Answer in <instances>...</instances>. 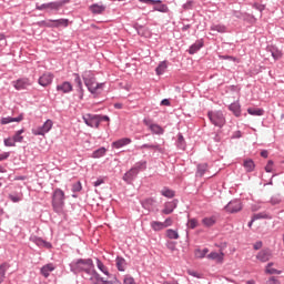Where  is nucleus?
<instances>
[{
    "instance_id": "9b49d317",
    "label": "nucleus",
    "mask_w": 284,
    "mask_h": 284,
    "mask_svg": "<svg viewBox=\"0 0 284 284\" xmlns=\"http://www.w3.org/2000/svg\"><path fill=\"white\" fill-rule=\"evenodd\" d=\"M30 79L28 78H22L13 82V87L16 88V90H27L28 88H30Z\"/></svg>"
},
{
    "instance_id": "9d476101",
    "label": "nucleus",
    "mask_w": 284,
    "mask_h": 284,
    "mask_svg": "<svg viewBox=\"0 0 284 284\" xmlns=\"http://www.w3.org/2000/svg\"><path fill=\"white\" fill-rule=\"evenodd\" d=\"M257 261H261V263H267L270 258H272V250L264 248L260 251L256 255Z\"/></svg>"
},
{
    "instance_id": "bb28decb",
    "label": "nucleus",
    "mask_w": 284,
    "mask_h": 284,
    "mask_svg": "<svg viewBox=\"0 0 284 284\" xmlns=\"http://www.w3.org/2000/svg\"><path fill=\"white\" fill-rule=\"evenodd\" d=\"M154 203H156V201L152 197H148L143 201H141V205L144 210H152V207H154Z\"/></svg>"
},
{
    "instance_id": "c03bdc74",
    "label": "nucleus",
    "mask_w": 284,
    "mask_h": 284,
    "mask_svg": "<svg viewBox=\"0 0 284 284\" xmlns=\"http://www.w3.org/2000/svg\"><path fill=\"white\" fill-rule=\"evenodd\" d=\"M207 252H210V248H207V247H205L203 250L196 248L195 250V257L196 258H205V256L207 255Z\"/></svg>"
},
{
    "instance_id": "ea45409f",
    "label": "nucleus",
    "mask_w": 284,
    "mask_h": 284,
    "mask_svg": "<svg viewBox=\"0 0 284 284\" xmlns=\"http://www.w3.org/2000/svg\"><path fill=\"white\" fill-rule=\"evenodd\" d=\"M261 219L271 221L272 215H270L267 212H260L253 215V221H260Z\"/></svg>"
},
{
    "instance_id": "4c0bfd02",
    "label": "nucleus",
    "mask_w": 284,
    "mask_h": 284,
    "mask_svg": "<svg viewBox=\"0 0 284 284\" xmlns=\"http://www.w3.org/2000/svg\"><path fill=\"white\" fill-rule=\"evenodd\" d=\"M247 112L251 114V116H263V114H265V110L256 108H248Z\"/></svg>"
},
{
    "instance_id": "f03ea898",
    "label": "nucleus",
    "mask_w": 284,
    "mask_h": 284,
    "mask_svg": "<svg viewBox=\"0 0 284 284\" xmlns=\"http://www.w3.org/2000/svg\"><path fill=\"white\" fill-rule=\"evenodd\" d=\"M82 79H83L84 85H87L91 94H98L99 90H103L104 83H98L97 77H94V73L92 71H84L82 73Z\"/></svg>"
},
{
    "instance_id": "473e14b6",
    "label": "nucleus",
    "mask_w": 284,
    "mask_h": 284,
    "mask_svg": "<svg viewBox=\"0 0 284 284\" xmlns=\"http://www.w3.org/2000/svg\"><path fill=\"white\" fill-rule=\"evenodd\" d=\"M243 165L246 172H254V169L256 168V164H254V160L252 159L245 160Z\"/></svg>"
},
{
    "instance_id": "f8f14e48",
    "label": "nucleus",
    "mask_w": 284,
    "mask_h": 284,
    "mask_svg": "<svg viewBox=\"0 0 284 284\" xmlns=\"http://www.w3.org/2000/svg\"><path fill=\"white\" fill-rule=\"evenodd\" d=\"M87 274H89V276H91L90 281H100L102 284H112L111 281H108V280L101 277V275L97 272V270H94V267L91 268L90 272Z\"/></svg>"
},
{
    "instance_id": "393cba45",
    "label": "nucleus",
    "mask_w": 284,
    "mask_h": 284,
    "mask_svg": "<svg viewBox=\"0 0 284 284\" xmlns=\"http://www.w3.org/2000/svg\"><path fill=\"white\" fill-rule=\"evenodd\" d=\"M178 150H185L187 148V143L185 142V138L183 133H178V140L175 142Z\"/></svg>"
},
{
    "instance_id": "6e6552de",
    "label": "nucleus",
    "mask_w": 284,
    "mask_h": 284,
    "mask_svg": "<svg viewBox=\"0 0 284 284\" xmlns=\"http://www.w3.org/2000/svg\"><path fill=\"white\" fill-rule=\"evenodd\" d=\"M52 81H54V74L47 72L44 74H42L39 79H38V83L39 85H41L42 88H48V85H51Z\"/></svg>"
},
{
    "instance_id": "13d9d810",
    "label": "nucleus",
    "mask_w": 284,
    "mask_h": 284,
    "mask_svg": "<svg viewBox=\"0 0 284 284\" xmlns=\"http://www.w3.org/2000/svg\"><path fill=\"white\" fill-rule=\"evenodd\" d=\"M166 247H168V250H170L171 252H175V250H176V243H174V242H166Z\"/></svg>"
},
{
    "instance_id": "58836bf2",
    "label": "nucleus",
    "mask_w": 284,
    "mask_h": 284,
    "mask_svg": "<svg viewBox=\"0 0 284 284\" xmlns=\"http://www.w3.org/2000/svg\"><path fill=\"white\" fill-rule=\"evenodd\" d=\"M140 150H158V152H163L160 144H142Z\"/></svg>"
},
{
    "instance_id": "1a4fd4ad",
    "label": "nucleus",
    "mask_w": 284,
    "mask_h": 284,
    "mask_svg": "<svg viewBox=\"0 0 284 284\" xmlns=\"http://www.w3.org/2000/svg\"><path fill=\"white\" fill-rule=\"evenodd\" d=\"M226 212H230L231 214H234L236 212H241L243 210V205L241 204V201L233 200L229 202V204L225 206Z\"/></svg>"
},
{
    "instance_id": "ddd939ff",
    "label": "nucleus",
    "mask_w": 284,
    "mask_h": 284,
    "mask_svg": "<svg viewBox=\"0 0 284 284\" xmlns=\"http://www.w3.org/2000/svg\"><path fill=\"white\" fill-rule=\"evenodd\" d=\"M55 90L57 92H62V94H70V92L73 90V87L72 83L64 81L61 84H58Z\"/></svg>"
},
{
    "instance_id": "dca6fc26",
    "label": "nucleus",
    "mask_w": 284,
    "mask_h": 284,
    "mask_svg": "<svg viewBox=\"0 0 284 284\" xmlns=\"http://www.w3.org/2000/svg\"><path fill=\"white\" fill-rule=\"evenodd\" d=\"M32 243H36L38 247H45L47 250H52V243L39 237V236H33L31 239Z\"/></svg>"
},
{
    "instance_id": "f257e3e1",
    "label": "nucleus",
    "mask_w": 284,
    "mask_h": 284,
    "mask_svg": "<svg viewBox=\"0 0 284 284\" xmlns=\"http://www.w3.org/2000/svg\"><path fill=\"white\" fill-rule=\"evenodd\" d=\"M69 266L72 274H81V272H85V274H88L90 273V270L94 267V262L92 258H78L73 260Z\"/></svg>"
},
{
    "instance_id": "8fccbe9b",
    "label": "nucleus",
    "mask_w": 284,
    "mask_h": 284,
    "mask_svg": "<svg viewBox=\"0 0 284 284\" xmlns=\"http://www.w3.org/2000/svg\"><path fill=\"white\" fill-rule=\"evenodd\" d=\"M17 142H14L13 138H7L4 139V145L6 148H14Z\"/></svg>"
},
{
    "instance_id": "412c9836",
    "label": "nucleus",
    "mask_w": 284,
    "mask_h": 284,
    "mask_svg": "<svg viewBox=\"0 0 284 284\" xmlns=\"http://www.w3.org/2000/svg\"><path fill=\"white\" fill-rule=\"evenodd\" d=\"M73 77L75 87L78 88V92L80 94V99H83V82L81 81V75H79V73H74Z\"/></svg>"
},
{
    "instance_id": "6ab92c4d",
    "label": "nucleus",
    "mask_w": 284,
    "mask_h": 284,
    "mask_svg": "<svg viewBox=\"0 0 284 284\" xmlns=\"http://www.w3.org/2000/svg\"><path fill=\"white\" fill-rule=\"evenodd\" d=\"M22 119H23V114H20L17 118L7 116V118H2L0 123L1 125H8V123H21Z\"/></svg>"
},
{
    "instance_id": "79ce46f5",
    "label": "nucleus",
    "mask_w": 284,
    "mask_h": 284,
    "mask_svg": "<svg viewBox=\"0 0 284 284\" xmlns=\"http://www.w3.org/2000/svg\"><path fill=\"white\" fill-rule=\"evenodd\" d=\"M207 172V163L197 164L196 176H204Z\"/></svg>"
},
{
    "instance_id": "774afa93",
    "label": "nucleus",
    "mask_w": 284,
    "mask_h": 284,
    "mask_svg": "<svg viewBox=\"0 0 284 284\" xmlns=\"http://www.w3.org/2000/svg\"><path fill=\"white\" fill-rule=\"evenodd\" d=\"M241 136H242L241 131H235V132L232 134L231 139H241Z\"/></svg>"
},
{
    "instance_id": "2eb2a0df",
    "label": "nucleus",
    "mask_w": 284,
    "mask_h": 284,
    "mask_svg": "<svg viewBox=\"0 0 284 284\" xmlns=\"http://www.w3.org/2000/svg\"><path fill=\"white\" fill-rule=\"evenodd\" d=\"M266 52H270L275 61H278L283 57V52L276 45H267Z\"/></svg>"
},
{
    "instance_id": "f3484780",
    "label": "nucleus",
    "mask_w": 284,
    "mask_h": 284,
    "mask_svg": "<svg viewBox=\"0 0 284 284\" xmlns=\"http://www.w3.org/2000/svg\"><path fill=\"white\" fill-rule=\"evenodd\" d=\"M136 176H139V173L133 169V166L123 175V181L125 183H132V181H134V179H136Z\"/></svg>"
},
{
    "instance_id": "7ed1b4c3",
    "label": "nucleus",
    "mask_w": 284,
    "mask_h": 284,
    "mask_svg": "<svg viewBox=\"0 0 284 284\" xmlns=\"http://www.w3.org/2000/svg\"><path fill=\"white\" fill-rule=\"evenodd\" d=\"M65 207V193L61 189H55L52 194V209L55 214H63Z\"/></svg>"
},
{
    "instance_id": "a878e982",
    "label": "nucleus",
    "mask_w": 284,
    "mask_h": 284,
    "mask_svg": "<svg viewBox=\"0 0 284 284\" xmlns=\"http://www.w3.org/2000/svg\"><path fill=\"white\" fill-rule=\"evenodd\" d=\"M176 210V201L168 202L162 210V214H172Z\"/></svg>"
},
{
    "instance_id": "680f3d73",
    "label": "nucleus",
    "mask_w": 284,
    "mask_h": 284,
    "mask_svg": "<svg viewBox=\"0 0 284 284\" xmlns=\"http://www.w3.org/2000/svg\"><path fill=\"white\" fill-rule=\"evenodd\" d=\"M98 121H99V125H101V123H103V121H110V116L98 114Z\"/></svg>"
},
{
    "instance_id": "f704fd0d",
    "label": "nucleus",
    "mask_w": 284,
    "mask_h": 284,
    "mask_svg": "<svg viewBox=\"0 0 284 284\" xmlns=\"http://www.w3.org/2000/svg\"><path fill=\"white\" fill-rule=\"evenodd\" d=\"M168 70V62L162 61L160 62V64L156 67L155 72L159 77H161V74H165V71Z\"/></svg>"
},
{
    "instance_id": "a211bd4d",
    "label": "nucleus",
    "mask_w": 284,
    "mask_h": 284,
    "mask_svg": "<svg viewBox=\"0 0 284 284\" xmlns=\"http://www.w3.org/2000/svg\"><path fill=\"white\" fill-rule=\"evenodd\" d=\"M54 270H57L54 264L49 263L41 267L40 274H42V276H44V278H48L50 276V272H54Z\"/></svg>"
},
{
    "instance_id": "20e7f679",
    "label": "nucleus",
    "mask_w": 284,
    "mask_h": 284,
    "mask_svg": "<svg viewBox=\"0 0 284 284\" xmlns=\"http://www.w3.org/2000/svg\"><path fill=\"white\" fill-rule=\"evenodd\" d=\"M69 2H70V0H58V1H53V2L37 4L36 10H40V11L44 10L49 14H52V12H59V10H61V8L63 6H65V3H69Z\"/></svg>"
},
{
    "instance_id": "338daca9",
    "label": "nucleus",
    "mask_w": 284,
    "mask_h": 284,
    "mask_svg": "<svg viewBox=\"0 0 284 284\" xmlns=\"http://www.w3.org/2000/svg\"><path fill=\"white\" fill-rule=\"evenodd\" d=\"M10 201H12V203H19V201H21V197H19L18 195H9Z\"/></svg>"
},
{
    "instance_id": "49530a36",
    "label": "nucleus",
    "mask_w": 284,
    "mask_h": 284,
    "mask_svg": "<svg viewBox=\"0 0 284 284\" xmlns=\"http://www.w3.org/2000/svg\"><path fill=\"white\" fill-rule=\"evenodd\" d=\"M166 236L168 239L176 241L179 240V232H176L175 230L169 229L166 230Z\"/></svg>"
},
{
    "instance_id": "bf43d9fd",
    "label": "nucleus",
    "mask_w": 284,
    "mask_h": 284,
    "mask_svg": "<svg viewBox=\"0 0 284 284\" xmlns=\"http://www.w3.org/2000/svg\"><path fill=\"white\" fill-rule=\"evenodd\" d=\"M274 168V161L270 160L265 166V172H272Z\"/></svg>"
},
{
    "instance_id": "c85d7f7f",
    "label": "nucleus",
    "mask_w": 284,
    "mask_h": 284,
    "mask_svg": "<svg viewBox=\"0 0 284 284\" xmlns=\"http://www.w3.org/2000/svg\"><path fill=\"white\" fill-rule=\"evenodd\" d=\"M54 28H68L70 26V20L65 18L53 20Z\"/></svg>"
},
{
    "instance_id": "cd10ccee",
    "label": "nucleus",
    "mask_w": 284,
    "mask_h": 284,
    "mask_svg": "<svg viewBox=\"0 0 284 284\" xmlns=\"http://www.w3.org/2000/svg\"><path fill=\"white\" fill-rule=\"evenodd\" d=\"M133 169L135 170V172L139 174V172H143L145 170H148V161H139L133 165Z\"/></svg>"
},
{
    "instance_id": "e433bc0d",
    "label": "nucleus",
    "mask_w": 284,
    "mask_h": 284,
    "mask_svg": "<svg viewBox=\"0 0 284 284\" xmlns=\"http://www.w3.org/2000/svg\"><path fill=\"white\" fill-rule=\"evenodd\" d=\"M150 225L153 232H161V230H165V227L163 226V222L152 221Z\"/></svg>"
},
{
    "instance_id": "4468645a",
    "label": "nucleus",
    "mask_w": 284,
    "mask_h": 284,
    "mask_svg": "<svg viewBox=\"0 0 284 284\" xmlns=\"http://www.w3.org/2000/svg\"><path fill=\"white\" fill-rule=\"evenodd\" d=\"M130 143H132V139L122 138L112 142L111 148H114L115 150H121V148H125V145H130Z\"/></svg>"
},
{
    "instance_id": "5fc2aeb1",
    "label": "nucleus",
    "mask_w": 284,
    "mask_h": 284,
    "mask_svg": "<svg viewBox=\"0 0 284 284\" xmlns=\"http://www.w3.org/2000/svg\"><path fill=\"white\" fill-rule=\"evenodd\" d=\"M174 221L172 220V217H168L164 222H162V225L165 227H172Z\"/></svg>"
},
{
    "instance_id": "37998d69",
    "label": "nucleus",
    "mask_w": 284,
    "mask_h": 284,
    "mask_svg": "<svg viewBox=\"0 0 284 284\" xmlns=\"http://www.w3.org/2000/svg\"><path fill=\"white\" fill-rule=\"evenodd\" d=\"M162 196H165L166 199H174L175 193L173 190H170L169 187H163L161 190Z\"/></svg>"
},
{
    "instance_id": "39448f33",
    "label": "nucleus",
    "mask_w": 284,
    "mask_h": 284,
    "mask_svg": "<svg viewBox=\"0 0 284 284\" xmlns=\"http://www.w3.org/2000/svg\"><path fill=\"white\" fill-rule=\"evenodd\" d=\"M207 116L212 125H215V128H223L226 123L223 111H209Z\"/></svg>"
},
{
    "instance_id": "5701e85b",
    "label": "nucleus",
    "mask_w": 284,
    "mask_h": 284,
    "mask_svg": "<svg viewBox=\"0 0 284 284\" xmlns=\"http://www.w3.org/2000/svg\"><path fill=\"white\" fill-rule=\"evenodd\" d=\"M225 254L223 252L216 253V252H211L209 255H206V258L210 261H216L217 263H223V257Z\"/></svg>"
},
{
    "instance_id": "aec40b11",
    "label": "nucleus",
    "mask_w": 284,
    "mask_h": 284,
    "mask_svg": "<svg viewBox=\"0 0 284 284\" xmlns=\"http://www.w3.org/2000/svg\"><path fill=\"white\" fill-rule=\"evenodd\" d=\"M203 45H204L203 39L195 41V43H193L189 48V50H187L189 54H196V52H199V50H201V48H203Z\"/></svg>"
},
{
    "instance_id": "09e8293b",
    "label": "nucleus",
    "mask_w": 284,
    "mask_h": 284,
    "mask_svg": "<svg viewBox=\"0 0 284 284\" xmlns=\"http://www.w3.org/2000/svg\"><path fill=\"white\" fill-rule=\"evenodd\" d=\"M197 225H199V221L196 219H190L187 222V227H190L191 230H195Z\"/></svg>"
},
{
    "instance_id": "b1692460",
    "label": "nucleus",
    "mask_w": 284,
    "mask_h": 284,
    "mask_svg": "<svg viewBox=\"0 0 284 284\" xmlns=\"http://www.w3.org/2000/svg\"><path fill=\"white\" fill-rule=\"evenodd\" d=\"M229 110L233 112L234 116H241V103H239V101L231 103Z\"/></svg>"
},
{
    "instance_id": "7c9ffc66",
    "label": "nucleus",
    "mask_w": 284,
    "mask_h": 284,
    "mask_svg": "<svg viewBox=\"0 0 284 284\" xmlns=\"http://www.w3.org/2000/svg\"><path fill=\"white\" fill-rule=\"evenodd\" d=\"M105 152H108V149H105V146H101V148L97 149L95 151H93L92 159H101V158L105 156Z\"/></svg>"
},
{
    "instance_id": "0eeeda50",
    "label": "nucleus",
    "mask_w": 284,
    "mask_h": 284,
    "mask_svg": "<svg viewBox=\"0 0 284 284\" xmlns=\"http://www.w3.org/2000/svg\"><path fill=\"white\" fill-rule=\"evenodd\" d=\"M85 125L89 128H99V114H85L82 116Z\"/></svg>"
},
{
    "instance_id": "e2e57ef3",
    "label": "nucleus",
    "mask_w": 284,
    "mask_h": 284,
    "mask_svg": "<svg viewBox=\"0 0 284 284\" xmlns=\"http://www.w3.org/2000/svg\"><path fill=\"white\" fill-rule=\"evenodd\" d=\"M10 159V152L0 153V162L8 161Z\"/></svg>"
},
{
    "instance_id": "4d7b16f0",
    "label": "nucleus",
    "mask_w": 284,
    "mask_h": 284,
    "mask_svg": "<svg viewBox=\"0 0 284 284\" xmlns=\"http://www.w3.org/2000/svg\"><path fill=\"white\" fill-rule=\"evenodd\" d=\"M12 139L14 143H23V136L20 135L19 133H16Z\"/></svg>"
},
{
    "instance_id": "de8ad7c7",
    "label": "nucleus",
    "mask_w": 284,
    "mask_h": 284,
    "mask_svg": "<svg viewBox=\"0 0 284 284\" xmlns=\"http://www.w3.org/2000/svg\"><path fill=\"white\" fill-rule=\"evenodd\" d=\"M153 10L155 12H163V13L170 12V8L168 7V4H161L160 7H154Z\"/></svg>"
},
{
    "instance_id": "a18cd8bd",
    "label": "nucleus",
    "mask_w": 284,
    "mask_h": 284,
    "mask_svg": "<svg viewBox=\"0 0 284 284\" xmlns=\"http://www.w3.org/2000/svg\"><path fill=\"white\" fill-rule=\"evenodd\" d=\"M97 266L98 270L102 272V274H105V276H110V271H108V268L103 265V262H101V260L99 258H97Z\"/></svg>"
},
{
    "instance_id": "c756f323",
    "label": "nucleus",
    "mask_w": 284,
    "mask_h": 284,
    "mask_svg": "<svg viewBox=\"0 0 284 284\" xmlns=\"http://www.w3.org/2000/svg\"><path fill=\"white\" fill-rule=\"evenodd\" d=\"M8 270H10V264L2 263L0 265V284L6 281V272H8Z\"/></svg>"
},
{
    "instance_id": "3c124183",
    "label": "nucleus",
    "mask_w": 284,
    "mask_h": 284,
    "mask_svg": "<svg viewBox=\"0 0 284 284\" xmlns=\"http://www.w3.org/2000/svg\"><path fill=\"white\" fill-rule=\"evenodd\" d=\"M271 205H278L281 203V195H273L270 200Z\"/></svg>"
},
{
    "instance_id": "423d86ee",
    "label": "nucleus",
    "mask_w": 284,
    "mask_h": 284,
    "mask_svg": "<svg viewBox=\"0 0 284 284\" xmlns=\"http://www.w3.org/2000/svg\"><path fill=\"white\" fill-rule=\"evenodd\" d=\"M50 130H52V120H47L43 125L33 129L32 134H34V136H44Z\"/></svg>"
},
{
    "instance_id": "c9c22d12",
    "label": "nucleus",
    "mask_w": 284,
    "mask_h": 284,
    "mask_svg": "<svg viewBox=\"0 0 284 284\" xmlns=\"http://www.w3.org/2000/svg\"><path fill=\"white\" fill-rule=\"evenodd\" d=\"M149 130H151L152 134L161 135L165 133V130L161 125L154 123L151 125Z\"/></svg>"
},
{
    "instance_id": "4be33fe9",
    "label": "nucleus",
    "mask_w": 284,
    "mask_h": 284,
    "mask_svg": "<svg viewBox=\"0 0 284 284\" xmlns=\"http://www.w3.org/2000/svg\"><path fill=\"white\" fill-rule=\"evenodd\" d=\"M90 12H92V14H103L104 10H105V6L104 4H99V3H93L89 7Z\"/></svg>"
},
{
    "instance_id": "603ef678",
    "label": "nucleus",
    "mask_w": 284,
    "mask_h": 284,
    "mask_svg": "<svg viewBox=\"0 0 284 284\" xmlns=\"http://www.w3.org/2000/svg\"><path fill=\"white\" fill-rule=\"evenodd\" d=\"M232 16L235 17V19H245V13L241 11L233 10Z\"/></svg>"
},
{
    "instance_id": "0e129e2a",
    "label": "nucleus",
    "mask_w": 284,
    "mask_h": 284,
    "mask_svg": "<svg viewBox=\"0 0 284 284\" xmlns=\"http://www.w3.org/2000/svg\"><path fill=\"white\" fill-rule=\"evenodd\" d=\"M267 284H281V281L278 278L272 276L271 278L267 280Z\"/></svg>"
},
{
    "instance_id": "a19ab883",
    "label": "nucleus",
    "mask_w": 284,
    "mask_h": 284,
    "mask_svg": "<svg viewBox=\"0 0 284 284\" xmlns=\"http://www.w3.org/2000/svg\"><path fill=\"white\" fill-rule=\"evenodd\" d=\"M202 223L205 227H212L213 225L216 224V217L211 216V217H204L202 220Z\"/></svg>"
},
{
    "instance_id": "052dcab7",
    "label": "nucleus",
    "mask_w": 284,
    "mask_h": 284,
    "mask_svg": "<svg viewBox=\"0 0 284 284\" xmlns=\"http://www.w3.org/2000/svg\"><path fill=\"white\" fill-rule=\"evenodd\" d=\"M265 273L266 274H282V271L276 270V268H266Z\"/></svg>"
},
{
    "instance_id": "864d4df0",
    "label": "nucleus",
    "mask_w": 284,
    "mask_h": 284,
    "mask_svg": "<svg viewBox=\"0 0 284 284\" xmlns=\"http://www.w3.org/2000/svg\"><path fill=\"white\" fill-rule=\"evenodd\" d=\"M183 10H192L194 8V1L189 0L186 3L182 6Z\"/></svg>"
},
{
    "instance_id": "69168bd1",
    "label": "nucleus",
    "mask_w": 284,
    "mask_h": 284,
    "mask_svg": "<svg viewBox=\"0 0 284 284\" xmlns=\"http://www.w3.org/2000/svg\"><path fill=\"white\" fill-rule=\"evenodd\" d=\"M253 8H255V10H258V12H263V10H265V6L261 3H254Z\"/></svg>"
},
{
    "instance_id": "2f4dec72",
    "label": "nucleus",
    "mask_w": 284,
    "mask_h": 284,
    "mask_svg": "<svg viewBox=\"0 0 284 284\" xmlns=\"http://www.w3.org/2000/svg\"><path fill=\"white\" fill-rule=\"evenodd\" d=\"M212 32H220V34H225L227 32V27L225 24H213L211 26Z\"/></svg>"
},
{
    "instance_id": "6e6d98bb",
    "label": "nucleus",
    "mask_w": 284,
    "mask_h": 284,
    "mask_svg": "<svg viewBox=\"0 0 284 284\" xmlns=\"http://www.w3.org/2000/svg\"><path fill=\"white\" fill-rule=\"evenodd\" d=\"M81 190H83L81 182H77L72 185V192H81Z\"/></svg>"
},
{
    "instance_id": "72a5a7b5",
    "label": "nucleus",
    "mask_w": 284,
    "mask_h": 284,
    "mask_svg": "<svg viewBox=\"0 0 284 284\" xmlns=\"http://www.w3.org/2000/svg\"><path fill=\"white\" fill-rule=\"evenodd\" d=\"M116 263V268L119 270V272H125V258L118 256L115 260Z\"/></svg>"
}]
</instances>
